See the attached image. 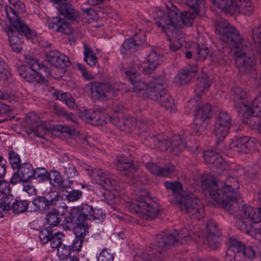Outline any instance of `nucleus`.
I'll use <instances>...</instances> for the list:
<instances>
[{"label":"nucleus","instance_id":"nucleus-21","mask_svg":"<svg viewBox=\"0 0 261 261\" xmlns=\"http://www.w3.org/2000/svg\"><path fill=\"white\" fill-rule=\"evenodd\" d=\"M195 65H189L181 69L174 79V83L178 86H182L189 82L197 71Z\"/></svg>","mask_w":261,"mask_h":261},{"label":"nucleus","instance_id":"nucleus-35","mask_svg":"<svg viewBox=\"0 0 261 261\" xmlns=\"http://www.w3.org/2000/svg\"><path fill=\"white\" fill-rule=\"evenodd\" d=\"M81 213L83 221L87 220H102L105 217V215L101 214L100 217L98 216V214L95 213L92 206L89 205L87 204L83 205L81 208Z\"/></svg>","mask_w":261,"mask_h":261},{"label":"nucleus","instance_id":"nucleus-44","mask_svg":"<svg viewBox=\"0 0 261 261\" xmlns=\"http://www.w3.org/2000/svg\"><path fill=\"white\" fill-rule=\"evenodd\" d=\"M231 94L233 96V100L235 106H237L240 110L239 105L242 102H239L241 100H245L247 98V94L240 87H234L231 89ZM244 102H247L245 101Z\"/></svg>","mask_w":261,"mask_h":261},{"label":"nucleus","instance_id":"nucleus-9","mask_svg":"<svg viewBox=\"0 0 261 261\" xmlns=\"http://www.w3.org/2000/svg\"><path fill=\"white\" fill-rule=\"evenodd\" d=\"M90 176L95 181L108 191L117 190L119 182L114 174L104 172L101 169L95 168L90 172Z\"/></svg>","mask_w":261,"mask_h":261},{"label":"nucleus","instance_id":"nucleus-23","mask_svg":"<svg viewBox=\"0 0 261 261\" xmlns=\"http://www.w3.org/2000/svg\"><path fill=\"white\" fill-rule=\"evenodd\" d=\"M233 3L230 14H242L246 16L253 14L254 7L250 0H234Z\"/></svg>","mask_w":261,"mask_h":261},{"label":"nucleus","instance_id":"nucleus-25","mask_svg":"<svg viewBox=\"0 0 261 261\" xmlns=\"http://www.w3.org/2000/svg\"><path fill=\"white\" fill-rule=\"evenodd\" d=\"M125 73L129 76L130 81L133 85V91L138 93L144 98V93H147L149 89L148 83L141 80H136V72L133 69L130 71H126Z\"/></svg>","mask_w":261,"mask_h":261},{"label":"nucleus","instance_id":"nucleus-60","mask_svg":"<svg viewBox=\"0 0 261 261\" xmlns=\"http://www.w3.org/2000/svg\"><path fill=\"white\" fill-rule=\"evenodd\" d=\"M175 171V167L171 164L165 166L163 167H160V171L158 176H171L174 175Z\"/></svg>","mask_w":261,"mask_h":261},{"label":"nucleus","instance_id":"nucleus-55","mask_svg":"<svg viewBox=\"0 0 261 261\" xmlns=\"http://www.w3.org/2000/svg\"><path fill=\"white\" fill-rule=\"evenodd\" d=\"M9 160L12 167L13 169L18 168L21 165L20 155L14 150H11L9 152Z\"/></svg>","mask_w":261,"mask_h":261},{"label":"nucleus","instance_id":"nucleus-58","mask_svg":"<svg viewBox=\"0 0 261 261\" xmlns=\"http://www.w3.org/2000/svg\"><path fill=\"white\" fill-rule=\"evenodd\" d=\"M186 4L191 10L199 12L200 9L204 6V0H185Z\"/></svg>","mask_w":261,"mask_h":261},{"label":"nucleus","instance_id":"nucleus-37","mask_svg":"<svg viewBox=\"0 0 261 261\" xmlns=\"http://www.w3.org/2000/svg\"><path fill=\"white\" fill-rule=\"evenodd\" d=\"M163 96H160L158 102L167 111L171 113L175 110V106L174 100L168 91L164 93Z\"/></svg>","mask_w":261,"mask_h":261},{"label":"nucleus","instance_id":"nucleus-49","mask_svg":"<svg viewBox=\"0 0 261 261\" xmlns=\"http://www.w3.org/2000/svg\"><path fill=\"white\" fill-rule=\"evenodd\" d=\"M84 60L91 66H94L97 62V59L93 53L92 50L87 44L84 47Z\"/></svg>","mask_w":261,"mask_h":261},{"label":"nucleus","instance_id":"nucleus-3","mask_svg":"<svg viewBox=\"0 0 261 261\" xmlns=\"http://www.w3.org/2000/svg\"><path fill=\"white\" fill-rule=\"evenodd\" d=\"M177 241L174 235L162 233L157 235L149 246L138 249L134 256L135 261H163L164 252L175 246Z\"/></svg>","mask_w":261,"mask_h":261},{"label":"nucleus","instance_id":"nucleus-7","mask_svg":"<svg viewBox=\"0 0 261 261\" xmlns=\"http://www.w3.org/2000/svg\"><path fill=\"white\" fill-rule=\"evenodd\" d=\"M127 207L133 214H136L144 219H152L159 213V208L155 204H150L144 201L134 200L128 202Z\"/></svg>","mask_w":261,"mask_h":261},{"label":"nucleus","instance_id":"nucleus-6","mask_svg":"<svg viewBox=\"0 0 261 261\" xmlns=\"http://www.w3.org/2000/svg\"><path fill=\"white\" fill-rule=\"evenodd\" d=\"M255 256V252L251 247H245L241 242L229 239L225 261H245L246 258L252 259Z\"/></svg>","mask_w":261,"mask_h":261},{"label":"nucleus","instance_id":"nucleus-63","mask_svg":"<svg viewBox=\"0 0 261 261\" xmlns=\"http://www.w3.org/2000/svg\"><path fill=\"white\" fill-rule=\"evenodd\" d=\"M64 168V173L67 178L72 179L78 175V172L72 163L66 164Z\"/></svg>","mask_w":261,"mask_h":261},{"label":"nucleus","instance_id":"nucleus-50","mask_svg":"<svg viewBox=\"0 0 261 261\" xmlns=\"http://www.w3.org/2000/svg\"><path fill=\"white\" fill-rule=\"evenodd\" d=\"M215 6L225 12L231 13L234 0H213Z\"/></svg>","mask_w":261,"mask_h":261},{"label":"nucleus","instance_id":"nucleus-42","mask_svg":"<svg viewBox=\"0 0 261 261\" xmlns=\"http://www.w3.org/2000/svg\"><path fill=\"white\" fill-rule=\"evenodd\" d=\"M46 221L50 227L57 226L61 221L58 211L56 208H52L46 215Z\"/></svg>","mask_w":261,"mask_h":261},{"label":"nucleus","instance_id":"nucleus-27","mask_svg":"<svg viewBox=\"0 0 261 261\" xmlns=\"http://www.w3.org/2000/svg\"><path fill=\"white\" fill-rule=\"evenodd\" d=\"M166 34L170 42L169 48L171 51H176L182 46L185 42V38L183 34L180 33L176 28Z\"/></svg>","mask_w":261,"mask_h":261},{"label":"nucleus","instance_id":"nucleus-13","mask_svg":"<svg viewBox=\"0 0 261 261\" xmlns=\"http://www.w3.org/2000/svg\"><path fill=\"white\" fill-rule=\"evenodd\" d=\"M231 119L227 112H220L217 117L214 133L218 142L223 140L230 127Z\"/></svg>","mask_w":261,"mask_h":261},{"label":"nucleus","instance_id":"nucleus-30","mask_svg":"<svg viewBox=\"0 0 261 261\" xmlns=\"http://www.w3.org/2000/svg\"><path fill=\"white\" fill-rule=\"evenodd\" d=\"M198 14L199 12L196 10H191L190 9L182 13H180L179 11L178 12H177V19L179 21L178 27H180L182 24L187 27L191 25Z\"/></svg>","mask_w":261,"mask_h":261},{"label":"nucleus","instance_id":"nucleus-61","mask_svg":"<svg viewBox=\"0 0 261 261\" xmlns=\"http://www.w3.org/2000/svg\"><path fill=\"white\" fill-rule=\"evenodd\" d=\"M33 177L35 179H40L44 181L48 179L47 171L44 168H37L35 170L34 169Z\"/></svg>","mask_w":261,"mask_h":261},{"label":"nucleus","instance_id":"nucleus-14","mask_svg":"<svg viewBox=\"0 0 261 261\" xmlns=\"http://www.w3.org/2000/svg\"><path fill=\"white\" fill-rule=\"evenodd\" d=\"M59 197L56 192H49L45 196H38L33 201V204L34 206L33 211L34 212H46L51 206L56 205Z\"/></svg>","mask_w":261,"mask_h":261},{"label":"nucleus","instance_id":"nucleus-45","mask_svg":"<svg viewBox=\"0 0 261 261\" xmlns=\"http://www.w3.org/2000/svg\"><path fill=\"white\" fill-rule=\"evenodd\" d=\"M8 37L12 50L17 53H20L23 47V42L12 32L8 34Z\"/></svg>","mask_w":261,"mask_h":261},{"label":"nucleus","instance_id":"nucleus-29","mask_svg":"<svg viewBox=\"0 0 261 261\" xmlns=\"http://www.w3.org/2000/svg\"><path fill=\"white\" fill-rule=\"evenodd\" d=\"M102 114L93 110H85L80 113V116L86 122L92 125H102L104 120L101 119Z\"/></svg>","mask_w":261,"mask_h":261},{"label":"nucleus","instance_id":"nucleus-57","mask_svg":"<svg viewBox=\"0 0 261 261\" xmlns=\"http://www.w3.org/2000/svg\"><path fill=\"white\" fill-rule=\"evenodd\" d=\"M207 236H220L221 233L219 229L217 228L216 223L212 220H210L206 226Z\"/></svg>","mask_w":261,"mask_h":261},{"label":"nucleus","instance_id":"nucleus-26","mask_svg":"<svg viewBox=\"0 0 261 261\" xmlns=\"http://www.w3.org/2000/svg\"><path fill=\"white\" fill-rule=\"evenodd\" d=\"M25 121L35 135L39 137H41L46 129L45 125L42 124L39 117L35 114L27 116Z\"/></svg>","mask_w":261,"mask_h":261},{"label":"nucleus","instance_id":"nucleus-32","mask_svg":"<svg viewBox=\"0 0 261 261\" xmlns=\"http://www.w3.org/2000/svg\"><path fill=\"white\" fill-rule=\"evenodd\" d=\"M5 203L9 205L10 210L17 214L26 212L29 207V203L26 200H17L14 198L13 196H9V199L5 200Z\"/></svg>","mask_w":261,"mask_h":261},{"label":"nucleus","instance_id":"nucleus-62","mask_svg":"<svg viewBox=\"0 0 261 261\" xmlns=\"http://www.w3.org/2000/svg\"><path fill=\"white\" fill-rule=\"evenodd\" d=\"M147 61L149 64L157 66L162 62V57L155 51H151L148 56Z\"/></svg>","mask_w":261,"mask_h":261},{"label":"nucleus","instance_id":"nucleus-64","mask_svg":"<svg viewBox=\"0 0 261 261\" xmlns=\"http://www.w3.org/2000/svg\"><path fill=\"white\" fill-rule=\"evenodd\" d=\"M57 248L59 256L63 259L67 258L70 255L71 250L70 246L62 244Z\"/></svg>","mask_w":261,"mask_h":261},{"label":"nucleus","instance_id":"nucleus-54","mask_svg":"<svg viewBox=\"0 0 261 261\" xmlns=\"http://www.w3.org/2000/svg\"><path fill=\"white\" fill-rule=\"evenodd\" d=\"M209 53V49L207 47L204 45L200 46H197L196 51L194 54V58L197 59L200 61L204 60L207 57Z\"/></svg>","mask_w":261,"mask_h":261},{"label":"nucleus","instance_id":"nucleus-38","mask_svg":"<svg viewBox=\"0 0 261 261\" xmlns=\"http://www.w3.org/2000/svg\"><path fill=\"white\" fill-rule=\"evenodd\" d=\"M242 219L237 221V227L242 231L250 236H253L254 229L252 228L250 220L244 216V214L242 215Z\"/></svg>","mask_w":261,"mask_h":261},{"label":"nucleus","instance_id":"nucleus-36","mask_svg":"<svg viewBox=\"0 0 261 261\" xmlns=\"http://www.w3.org/2000/svg\"><path fill=\"white\" fill-rule=\"evenodd\" d=\"M51 185L62 191L66 190L68 186L64 184V180L60 173L57 171H51L48 175Z\"/></svg>","mask_w":261,"mask_h":261},{"label":"nucleus","instance_id":"nucleus-16","mask_svg":"<svg viewBox=\"0 0 261 261\" xmlns=\"http://www.w3.org/2000/svg\"><path fill=\"white\" fill-rule=\"evenodd\" d=\"M257 142L254 138L244 136L233 139L230 143V149L234 151L248 153L257 149Z\"/></svg>","mask_w":261,"mask_h":261},{"label":"nucleus","instance_id":"nucleus-59","mask_svg":"<svg viewBox=\"0 0 261 261\" xmlns=\"http://www.w3.org/2000/svg\"><path fill=\"white\" fill-rule=\"evenodd\" d=\"M53 233L50 228H43L39 232V238L40 242L42 244L48 243L50 239L51 235Z\"/></svg>","mask_w":261,"mask_h":261},{"label":"nucleus","instance_id":"nucleus-52","mask_svg":"<svg viewBox=\"0 0 261 261\" xmlns=\"http://www.w3.org/2000/svg\"><path fill=\"white\" fill-rule=\"evenodd\" d=\"M248 105L250 109L257 115H261V92L259 93L251 102H245Z\"/></svg>","mask_w":261,"mask_h":261},{"label":"nucleus","instance_id":"nucleus-40","mask_svg":"<svg viewBox=\"0 0 261 261\" xmlns=\"http://www.w3.org/2000/svg\"><path fill=\"white\" fill-rule=\"evenodd\" d=\"M68 223L77 224L83 221L81 213V208L74 207L71 208L68 215L66 217Z\"/></svg>","mask_w":261,"mask_h":261},{"label":"nucleus","instance_id":"nucleus-41","mask_svg":"<svg viewBox=\"0 0 261 261\" xmlns=\"http://www.w3.org/2000/svg\"><path fill=\"white\" fill-rule=\"evenodd\" d=\"M209 81L205 77L198 78L197 83L195 89L196 95L200 97L207 91L210 87Z\"/></svg>","mask_w":261,"mask_h":261},{"label":"nucleus","instance_id":"nucleus-15","mask_svg":"<svg viewBox=\"0 0 261 261\" xmlns=\"http://www.w3.org/2000/svg\"><path fill=\"white\" fill-rule=\"evenodd\" d=\"M133 160L131 158H128L124 155H121L117 157L116 162V168L119 171H122L126 175L129 176L134 184L137 186L145 184L141 177L138 176L137 174H132L130 173L134 170L133 167Z\"/></svg>","mask_w":261,"mask_h":261},{"label":"nucleus","instance_id":"nucleus-53","mask_svg":"<svg viewBox=\"0 0 261 261\" xmlns=\"http://www.w3.org/2000/svg\"><path fill=\"white\" fill-rule=\"evenodd\" d=\"M11 75L7 63L0 57V79L6 81Z\"/></svg>","mask_w":261,"mask_h":261},{"label":"nucleus","instance_id":"nucleus-31","mask_svg":"<svg viewBox=\"0 0 261 261\" xmlns=\"http://www.w3.org/2000/svg\"><path fill=\"white\" fill-rule=\"evenodd\" d=\"M162 82H163V80L161 79L159 80L156 88L154 85H151V87H149L147 93H144V99L149 98L158 102L160 96H163V93L167 91L165 87L162 86Z\"/></svg>","mask_w":261,"mask_h":261},{"label":"nucleus","instance_id":"nucleus-11","mask_svg":"<svg viewBox=\"0 0 261 261\" xmlns=\"http://www.w3.org/2000/svg\"><path fill=\"white\" fill-rule=\"evenodd\" d=\"M90 91L93 96L102 101H106L116 96L119 92L118 88L109 83L97 82L91 83Z\"/></svg>","mask_w":261,"mask_h":261},{"label":"nucleus","instance_id":"nucleus-18","mask_svg":"<svg viewBox=\"0 0 261 261\" xmlns=\"http://www.w3.org/2000/svg\"><path fill=\"white\" fill-rule=\"evenodd\" d=\"M239 107H240V110H238V111L242 113L243 123L251 126L253 129H255L256 127H258L259 129V126L261 124L259 118L260 115H257L254 113V111L251 110L247 103L241 102Z\"/></svg>","mask_w":261,"mask_h":261},{"label":"nucleus","instance_id":"nucleus-48","mask_svg":"<svg viewBox=\"0 0 261 261\" xmlns=\"http://www.w3.org/2000/svg\"><path fill=\"white\" fill-rule=\"evenodd\" d=\"M76 226L74 229L76 237L84 239L86 234L88 232L89 225L85 221H82L76 224Z\"/></svg>","mask_w":261,"mask_h":261},{"label":"nucleus","instance_id":"nucleus-43","mask_svg":"<svg viewBox=\"0 0 261 261\" xmlns=\"http://www.w3.org/2000/svg\"><path fill=\"white\" fill-rule=\"evenodd\" d=\"M16 169H18V173L21 177H23L25 180L33 177L34 168L30 164L28 163L21 164Z\"/></svg>","mask_w":261,"mask_h":261},{"label":"nucleus","instance_id":"nucleus-20","mask_svg":"<svg viewBox=\"0 0 261 261\" xmlns=\"http://www.w3.org/2000/svg\"><path fill=\"white\" fill-rule=\"evenodd\" d=\"M202 233V231L199 227L196 226H189L188 229L184 228L182 229L179 233L175 232L172 234H168L175 236L177 241V243L175 244V246L178 244H188L191 241L192 234H195L197 237H200Z\"/></svg>","mask_w":261,"mask_h":261},{"label":"nucleus","instance_id":"nucleus-24","mask_svg":"<svg viewBox=\"0 0 261 261\" xmlns=\"http://www.w3.org/2000/svg\"><path fill=\"white\" fill-rule=\"evenodd\" d=\"M51 2L58 4L57 9L59 12L69 20H74L79 16L77 12L67 3L66 0H50Z\"/></svg>","mask_w":261,"mask_h":261},{"label":"nucleus","instance_id":"nucleus-4","mask_svg":"<svg viewBox=\"0 0 261 261\" xmlns=\"http://www.w3.org/2000/svg\"><path fill=\"white\" fill-rule=\"evenodd\" d=\"M188 135V133H184L173 136L170 140L164 138L159 135L146 137V135L142 134L141 137L144 139V143L150 147L161 151H166L169 149L172 153L176 155L186 147Z\"/></svg>","mask_w":261,"mask_h":261},{"label":"nucleus","instance_id":"nucleus-2","mask_svg":"<svg viewBox=\"0 0 261 261\" xmlns=\"http://www.w3.org/2000/svg\"><path fill=\"white\" fill-rule=\"evenodd\" d=\"M201 186L203 190H208L211 197L216 203H220L226 212L234 215L239 210V203L242 201L238 192L239 184L233 177H230L225 182L217 181L210 175H202Z\"/></svg>","mask_w":261,"mask_h":261},{"label":"nucleus","instance_id":"nucleus-39","mask_svg":"<svg viewBox=\"0 0 261 261\" xmlns=\"http://www.w3.org/2000/svg\"><path fill=\"white\" fill-rule=\"evenodd\" d=\"M58 100L64 101L67 107L70 109H74L75 107V101L71 94L68 93H63L60 91H55L53 94Z\"/></svg>","mask_w":261,"mask_h":261},{"label":"nucleus","instance_id":"nucleus-19","mask_svg":"<svg viewBox=\"0 0 261 261\" xmlns=\"http://www.w3.org/2000/svg\"><path fill=\"white\" fill-rule=\"evenodd\" d=\"M203 158L206 164L211 169L223 170L225 169L226 164L222 156L213 150L204 151Z\"/></svg>","mask_w":261,"mask_h":261},{"label":"nucleus","instance_id":"nucleus-46","mask_svg":"<svg viewBox=\"0 0 261 261\" xmlns=\"http://www.w3.org/2000/svg\"><path fill=\"white\" fill-rule=\"evenodd\" d=\"M138 49L133 39L129 38L124 42L120 48V51L122 54L129 55L135 53Z\"/></svg>","mask_w":261,"mask_h":261},{"label":"nucleus","instance_id":"nucleus-17","mask_svg":"<svg viewBox=\"0 0 261 261\" xmlns=\"http://www.w3.org/2000/svg\"><path fill=\"white\" fill-rule=\"evenodd\" d=\"M46 60L56 68H63L70 66L69 58L56 49L45 51Z\"/></svg>","mask_w":261,"mask_h":261},{"label":"nucleus","instance_id":"nucleus-1","mask_svg":"<svg viewBox=\"0 0 261 261\" xmlns=\"http://www.w3.org/2000/svg\"><path fill=\"white\" fill-rule=\"evenodd\" d=\"M215 32L222 42L236 49L235 65L239 72L245 75L254 72L256 59L253 54L248 53L250 44L242 39L238 31L226 20H219L216 22Z\"/></svg>","mask_w":261,"mask_h":261},{"label":"nucleus","instance_id":"nucleus-56","mask_svg":"<svg viewBox=\"0 0 261 261\" xmlns=\"http://www.w3.org/2000/svg\"><path fill=\"white\" fill-rule=\"evenodd\" d=\"M221 241L220 236L215 235L207 236V244L212 249L216 250L218 249L220 245Z\"/></svg>","mask_w":261,"mask_h":261},{"label":"nucleus","instance_id":"nucleus-47","mask_svg":"<svg viewBox=\"0 0 261 261\" xmlns=\"http://www.w3.org/2000/svg\"><path fill=\"white\" fill-rule=\"evenodd\" d=\"M10 191L9 182L5 180L0 179V200L9 199V196H12L10 194Z\"/></svg>","mask_w":261,"mask_h":261},{"label":"nucleus","instance_id":"nucleus-12","mask_svg":"<svg viewBox=\"0 0 261 261\" xmlns=\"http://www.w3.org/2000/svg\"><path fill=\"white\" fill-rule=\"evenodd\" d=\"M212 107L209 103L202 106L196 111L194 120L195 134L200 135L204 132L208 125V121L211 117Z\"/></svg>","mask_w":261,"mask_h":261},{"label":"nucleus","instance_id":"nucleus-8","mask_svg":"<svg viewBox=\"0 0 261 261\" xmlns=\"http://www.w3.org/2000/svg\"><path fill=\"white\" fill-rule=\"evenodd\" d=\"M178 12L179 10L176 7L167 9L166 12L160 11L155 21L156 24L166 33L177 28L179 21L177 19V12Z\"/></svg>","mask_w":261,"mask_h":261},{"label":"nucleus","instance_id":"nucleus-33","mask_svg":"<svg viewBox=\"0 0 261 261\" xmlns=\"http://www.w3.org/2000/svg\"><path fill=\"white\" fill-rule=\"evenodd\" d=\"M164 185L167 190L172 192L174 197L175 203L178 201V200H180L185 195V193H187L185 192L182 193V185L177 181H165L164 183Z\"/></svg>","mask_w":261,"mask_h":261},{"label":"nucleus","instance_id":"nucleus-34","mask_svg":"<svg viewBox=\"0 0 261 261\" xmlns=\"http://www.w3.org/2000/svg\"><path fill=\"white\" fill-rule=\"evenodd\" d=\"M242 212L244 216L249 219L251 222L256 223L261 221L260 208L244 205L242 206Z\"/></svg>","mask_w":261,"mask_h":261},{"label":"nucleus","instance_id":"nucleus-51","mask_svg":"<svg viewBox=\"0 0 261 261\" xmlns=\"http://www.w3.org/2000/svg\"><path fill=\"white\" fill-rule=\"evenodd\" d=\"M64 234L62 232H58L53 234L52 233L49 241L50 246L53 248H57L62 244Z\"/></svg>","mask_w":261,"mask_h":261},{"label":"nucleus","instance_id":"nucleus-5","mask_svg":"<svg viewBox=\"0 0 261 261\" xmlns=\"http://www.w3.org/2000/svg\"><path fill=\"white\" fill-rule=\"evenodd\" d=\"M176 204L181 212L192 219L199 220L204 217V211L200 200L191 192L185 193Z\"/></svg>","mask_w":261,"mask_h":261},{"label":"nucleus","instance_id":"nucleus-22","mask_svg":"<svg viewBox=\"0 0 261 261\" xmlns=\"http://www.w3.org/2000/svg\"><path fill=\"white\" fill-rule=\"evenodd\" d=\"M17 71L19 74L28 82L36 83L45 81L43 76L37 73V70L28 68L25 65L19 66Z\"/></svg>","mask_w":261,"mask_h":261},{"label":"nucleus","instance_id":"nucleus-10","mask_svg":"<svg viewBox=\"0 0 261 261\" xmlns=\"http://www.w3.org/2000/svg\"><path fill=\"white\" fill-rule=\"evenodd\" d=\"M4 7L10 22L19 33L24 35L28 39H33L36 37V33L18 17L13 8L7 6H4Z\"/></svg>","mask_w":261,"mask_h":261},{"label":"nucleus","instance_id":"nucleus-28","mask_svg":"<svg viewBox=\"0 0 261 261\" xmlns=\"http://www.w3.org/2000/svg\"><path fill=\"white\" fill-rule=\"evenodd\" d=\"M48 27L50 29L57 32L70 34L72 33V30L70 25L64 19L60 17H54L51 21L48 22Z\"/></svg>","mask_w":261,"mask_h":261}]
</instances>
